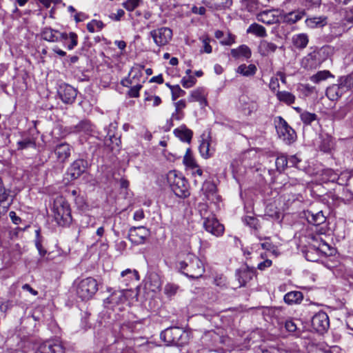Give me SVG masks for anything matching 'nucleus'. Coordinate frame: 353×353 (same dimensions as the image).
<instances>
[{"mask_svg": "<svg viewBox=\"0 0 353 353\" xmlns=\"http://www.w3.org/2000/svg\"><path fill=\"white\" fill-rule=\"evenodd\" d=\"M116 279L119 283L118 287L121 291L119 293H112V297H114L112 299L115 300L117 304L125 303L128 301L125 294V292L128 291L127 287L140 279L139 272L136 270L126 269L122 271Z\"/></svg>", "mask_w": 353, "mask_h": 353, "instance_id": "obj_1", "label": "nucleus"}, {"mask_svg": "<svg viewBox=\"0 0 353 353\" xmlns=\"http://www.w3.org/2000/svg\"><path fill=\"white\" fill-rule=\"evenodd\" d=\"M178 268L181 273L191 279L200 278L205 272L202 261L191 253L187 254L183 260L179 261Z\"/></svg>", "mask_w": 353, "mask_h": 353, "instance_id": "obj_2", "label": "nucleus"}, {"mask_svg": "<svg viewBox=\"0 0 353 353\" xmlns=\"http://www.w3.org/2000/svg\"><path fill=\"white\" fill-rule=\"evenodd\" d=\"M167 181L174 194L181 199L190 195V184L183 174L176 170H170L167 174Z\"/></svg>", "mask_w": 353, "mask_h": 353, "instance_id": "obj_3", "label": "nucleus"}, {"mask_svg": "<svg viewBox=\"0 0 353 353\" xmlns=\"http://www.w3.org/2000/svg\"><path fill=\"white\" fill-rule=\"evenodd\" d=\"M52 212L54 221L62 227L72 222L71 210L69 203L63 196H57L53 203Z\"/></svg>", "mask_w": 353, "mask_h": 353, "instance_id": "obj_4", "label": "nucleus"}, {"mask_svg": "<svg viewBox=\"0 0 353 353\" xmlns=\"http://www.w3.org/2000/svg\"><path fill=\"white\" fill-rule=\"evenodd\" d=\"M41 35L43 39L49 42H59L70 39V43L68 46V50H72L78 43L77 35L74 32H70L69 34L60 32L57 30L46 27L42 30Z\"/></svg>", "mask_w": 353, "mask_h": 353, "instance_id": "obj_5", "label": "nucleus"}, {"mask_svg": "<svg viewBox=\"0 0 353 353\" xmlns=\"http://www.w3.org/2000/svg\"><path fill=\"white\" fill-rule=\"evenodd\" d=\"M328 54V47L323 46L308 53L301 60V66L305 70H314L325 61Z\"/></svg>", "mask_w": 353, "mask_h": 353, "instance_id": "obj_6", "label": "nucleus"}, {"mask_svg": "<svg viewBox=\"0 0 353 353\" xmlns=\"http://www.w3.org/2000/svg\"><path fill=\"white\" fill-rule=\"evenodd\" d=\"M187 336L185 332L179 327H168L160 334L161 339L168 345L182 346L186 343Z\"/></svg>", "mask_w": 353, "mask_h": 353, "instance_id": "obj_7", "label": "nucleus"}, {"mask_svg": "<svg viewBox=\"0 0 353 353\" xmlns=\"http://www.w3.org/2000/svg\"><path fill=\"white\" fill-rule=\"evenodd\" d=\"M75 288L77 295L83 301L91 299L98 290V284L97 281L88 277L79 282H75Z\"/></svg>", "mask_w": 353, "mask_h": 353, "instance_id": "obj_8", "label": "nucleus"}, {"mask_svg": "<svg viewBox=\"0 0 353 353\" xmlns=\"http://www.w3.org/2000/svg\"><path fill=\"white\" fill-rule=\"evenodd\" d=\"M275 127L279 139L285 144L290 145L296 141L295 130L288 125L283 117H277L275 119Z\"/></svg>", "mask_w": 353, "mask_h": 353, "instance_id": "obj_9", "label": "nucleus"}, {"mask_svg": "<svg viewBox=\"0 0 353 353\" xmlns=\"http://www.w3.org/2000/svg\"><path fill=\"white\" fill-rule=\"evenodd\" d=\"M312 326L313 329L320 334H323L330 327V319L328 315L325 312H319L312 318Z\"/></svg>", "mask_w": 353, "mask_h": 353, "instance_id": "obj_10", "label": "nucleus"}, {"mask_svg": "<svg viewBox=\"0 0 353 353\" xmlns=\"http://www.w3.org/2000/svg\"><path fill=\"white\" fill-rule=\"evenodd\" d=\"M78 91L69 84L63 83L59 85L58 95L63 103L72 104L77 96Z\"/></svg>", "mask_w": 353, "mask_h": 353, "instance_id": "obj_11", "label": "nucleus"}, {"mask_svg": "<svg viewBox=\"0 0 353 353\" xmlns=\"http://www.w3.org/2000/svg\"><path fill=\"white\" fill-rule=\"evenodd\" d=\"M150 35L157 46H162L166 45L171 40L172 31L169 28L162 27L152 30Z\"/></svg>", "mask_w": 353, "mask_h": 353, "instance_id": "obj_12", "label": "nucleus"}, {"mask_svg": "<svg viewBox=\"0 0 353 353\" xmlns=\"http://www.w3.org/2000/svg\"><path fill=\"white\" fill-rule=\"evenodd\" d=\"M149 233V230L143 226L134 227L130 229L128 237L132 243L140 245L144 243Z\"/></svg>", "mask_w": 353, "mask_h": 353, "instance_id": "obj_13", "label": "nucleus"}, {"mask_svg": "<svg viewBox=\"0 0 353 353\" xmlns=\"http://www.w3.org/2000/svg\"><path fill=\"white\" fill-rule=\"evenodd\" d=\"M203 227L207 232L216 236L221 235L224 231L223 225L218 221L214 215L208 216L204 219Z\"/></svg>", "mask_w": 353, "mask_h": 353, "instance_id": "obj_14", "label": "nucleus"}, {"mask_svg": "<svg viewBox=\"0 0 353 353\" xmlns=\"http://www.w3.org/2000/svg\"><path fill=\"white\" fill-rule=\"evenodd\" d=\"M256 275V270L253 267H249L246 263L243 265L236 271V276L240 286H245Z\"/></svg>", "mask_w": 353, "mask_h": 353, "instance_id": "obj_15", "label": "nucleus"}, {"mask_svg": "<svg viewBox=\"0 0 353 353\" xmlns=\"http://www.w3.org/2000/svg\"><path fill=\"white\" fill-rule=\"evenodd\" d=\"M201 191L205 199L212 203H216L221 201V196L218 194L217 188L214 182L205 181L203 183Z\"/></svg>", "mask_w": 353, "mask_h": 353, "instance_id": "obj_16", "label": "nucleus"}, {"mask_svg": "<svg viewBox=\"0 0 353 353\" xmlns=\"http://www.w3.org/2000/svg\"><path fill=\"white\" fill-rule=\"evenodd\" d=\"M88 162L79 159L75 160L68 168L67 174L71 180L78 179L86 170Z\"/></svg>", "mask_w": 353, "mask_h": 353, "instance_id": "obj_17", "label": "nucleus"}, {"mask_svg": "<svg viewBox=\"0 0 353 353\" xmlns=\"http://www.w3.org/2000/svg\"><path fill=\"white\" fill-rule=\"evenodd\" d=\"M53 150L57 161L65 163L70 157L73 148L69 143L63 142L57 144Z\"/></svg>", "mask_w": 353, "mask_h": 353, "instance_id": "obj_18", "label": "nucleus"}, {"mask_svg": "<svg viewBox=\"0 0 353 353\" xmlns=\"http://www.w3.org/2000/svg\"><path fill=\"white\" fill-rule=\"evenodd\" d=\"M346 92L341 82L332 84L326 89L325 94L331 101H337Z\"/></svg>", "mask_w": 353, "mask_h": 353, "instance_id": "obj_19", "label": "nucleus"}, {"mask_svg": "<svg viewBox=\"0 0 353 353\" xmlns=\"http://www.w3.org/2000/svg\"><path fill=\"white\" fill-rule=\"evenodd\" d=\"M35 353H64V348L60 343L46 342L41 344Z\"/></svg>", "mask_w": 353, "mask_h": 353, "instance_id": "obj_20", "label": "nucleus"}, {"mask_svg": "<svg viewBox=\"0 0 353 353\" xmlns=\"http://www.w3.org/2000/svg\"><path fill=\"white\" fill-rule=\"evenodd\" d=\"M203 3L212 10H221L229 8L232 5V0H203Z\"/></svg>", "mask_w": 353, "mask_h": 353, "instance_id": "obj_21", "label": "nucleus"}, {"mask_svg": "<svg viewBox=\"0 0 353 353\" xmlns=\"http://www.w3.org/2000/svg\"><path fill=\"white\" fill-rule=\"evenodd\" d=\"M303 299V294L300 291H291L285 294L284 302L290 305L300 304Z\"/></svg>", "mask_w": 353, "mask_h": 353, "instance_id": "obj_22", "label": "nucleus"}, {"mask_svg": "<svg viewBox=\"0 0 353 353\" xmlns=\"http://www.w3.org/2000/svg\"><path fill=\"white\" fill-rule=\"evenodd\" d=\"M277 48V46L274 43L267 40H261L259 45V52L262 56H268L271 53H274Z\"/></svg>", "mask_w": 353, "mask_h": 353, "instance_id": "obj_23", "label": "nucleus"}, {"mask_svg": "<svg viewBox=\"0 0 353 353\" xmlns=\"http://www.w3.org/2000/svg\"><path fill=\"white\" fill-rule=\"evenodd\" d=\"M190 102L198 101L201 106L207 105V100L205 97L204 90L202 88H198L191 92L188 98Z\"/></svg>", "mask_w": 353, "mask_h": 353, "instance_id": "obj_24", "label": "nucleus"}, {"mask_svg": "<svg viewBox=\"0 0 353 353\" xmlns=\"http://www.w3.org/2000/svg\"><path fill=\"white\" fill-rule=\"evenodd\" d=\"M93 130L92 124L88 120H83L77 125L71 127V132L74 133L83 132L89 134Z\"/></svg>", "mask_w": 353, "mask_h": 353, "instance_id": "obj_25", "label": "nucleus"}, {"mask_svg": "<svg viewBox=\"0 0 353 353\" xmlns=\"http://www.w3.org/2000/svg\"><path fill=\"white\" fill-rule=\"evenodd\" d=\"M257 19L259 21L266 24H274L279 21L278 17L275 16L272 11L265 10L257 15Z\"/></svg>", "mask_w": 353, "mask_h": 353, "instance_id": "obj_26", "label": "nucleus"}, {"mask_svg": "<svg viewBox=\"0 0 353 353\" xmlns=\"http://www.w3.org/2000/svg\"><path fill=\"white\" fill-rule=\"evenodd\" d=\"M306 218L310 223L315 225H321L326 220V217L324 216L322 211L317 212L316 213L307 211Z\"/></svg>", "mask_w": 353, "mask_h": 353, "instance_id": "obj_27", "label": "nucleus"}, {"mask_svg": "<svg viewBox=\"0 0 353 353\" xmlns=\"http://www.w3.org/2000/svg\"><path fill=\"white\" fill-rule=\"evenodd\" d=\"M305 23L310 28H322L327 23V18L325 16L311 17L306 19Z\"/></svg>", "mask_w": 353, "mask_h": 353, "instance_id": "obj_28", "label": "nucleus"}, {"mask_svg": "<svg viewBox=\"0 0 353 353\" xmlns=\"http://www.w3.org/2000/svg\"><path fill=\"white\" fill-rule=\"evenodd\" d=\"M199 149L201 155L204 159H208L210 157L214 151L213 148H210V140L209 139V137H208V139H202Z\"/></svg>", "mask_w": 353, "mask_h": 353, "instance_id": "obj_29", "label": "nucleus"}, {"mask_svg": "<svg viewBox=\"0 0 353 353\" xmlns=\"http://www.w3.org/2000/svg\"><path fill=\"white\" fill-rule=\"evenodd\" d=\"M231 55L236 59L245 57L248 59L251 56L250 48L245 45H241L239 48L231 50Z\"/></svg>", "mask_w": 353, "mask_h": 353, "instance_id": "obj_30", "label": "nucleus"}, {"mask_svg": "<svg viewBox=\"0 0 353 353\" xmlns=\"http://www.w3.org/2000/svg\"><path fill=\"white\" fill-rule=\"evenodd\" d=\"M174 133L176 137H179L181 141L188 143L190 142L193 135L192 131L185 127L175 129Z\"/></svg>", "mask_w": 353, "mask_h": 353, "instance_id": "obj_31", "label": "nucleus"}, {"mask_svg": "<svg viewBox=\"0 0 353 353\" xmlns=\"http://www.w3.org/2000/svg\"><path fill=\"white\" fill-rule=\"evenodd\" d=\"M309 39L306 34H299L293 37L292 43L294 46L299 49H304Z\"/></svg>", "mask_w": 353, "mask_h": 353, "instance_id": "obj_32", "label": "nucleus"}, {"mask_svg": "<svg viewBox=\"0 0 353 353\" xmlns=\"http://www.w3.org/2000/svg\"><path fill=\"white\" fill-rule=\"evenodd\" d=\"M248 33H251L256 37H265L267 35L265 28L258 23H252L251 24L247 30Z\"/></svg>", "mask_w": 353, "mask_h": 353, "instance_id": "obj_33", "label": "nucleus"}, {"mask_svg": "<svg viewBox=\"0 0 353 353\" xmlns=\"http://www.w3.org/2000/svg\"><path fill=\"white\" fill-rule=\"evenodd\" d=\"M236 72L243 76H253L256 72V67L254 64H250L249 65L241 64L238 67Z\"/></svg>", "mask_w": 353, "mask_h": 353, "instance_id": "obj_34", "label": "nucleus"}, {"mask_svg": "<svg viewBox=\"0 0 353 353\" xmlns=\"http://www.w3.org/2000/svg\"><path fill=\"white\" fill-rule=\"evenodd\" d=\"M277 99L288 105L294 103L295 96L291 92L287 91H278L276 93Z\"/></svg>", "mask_w": 353, "mask_h": 353, "instance_id": "obj_35", "label": "nucleus"}, {"mask_svg": "<svg viewBox=\"0 0 353 353\" xmlns=\"http://www.w3.org/2000/svg\"><path fill=\"white\" fill-rule=\"evenodd\" d=\"M329 77H334V75L329 70H321L310 77V81L314 83H319Z\"/></svg>", "mask_w": 353, "mask_h": 353, "instance_id": "obj_36", "label": "nucleus"}, {"mask_svg": "<svg viewBox=\"0 0 353 353\" xmlns=\"http://www.w3.org/2000/svg\"><path fill=\"white\" fill-rule=\"evenodd\" d=\"M28 148H36V141L32 137H26L17 142V150H24Z\"/></svg>", "mask_w": 353, "mask_h": 353, "instance_id": "obj_37", "label": "nucleus"}, {"mask_svg": "<svg viewBox=\"0 0 353 353\" xmlns=\"http://www.w3.org/2000/svg\"><path fill=\"white\" fill-rule=\"evenodd\" d=\"M275 165L276 170L279 173L283 172L288 168L287 155L284 154L279 155L276 159Z\"/></svg>", "mask_w": 353, "mask_h": 353, "instance_id": "obj_38", "label": "nucleus"}, {"mask_svg": "<svg viewBox=\"0 0 353 353\" xmlns=\"http://www.w3.org/2000/svg\"><path fill=\"white\" fill-rule=\"evenodd\" d=\"M183 162L184 165L190 169L191 168H196L197 163L196 162L190 148L186 150V152L183 157Z\"/></svg>", "mask_w": 353, "mask_h": 353, "instance_id": "obj_39", "label": "nucleus"}, {"mask_svg": "<svg viewBox=\"0 0 353 353\" xmlns=\"http://www.w3.org/2000/svg\"><path fill=\"white\" fill-rule=\"evenodd\" d=\"M337 82H341L345 90L348 91L353 88V72L346 76L340 77Z\"/></svg>", "mask_w": 353, "mask_h": 353, "instance_id": "obj_40", "label": "nucleus"}, {"mask_svg": "<svg viewBox=\"0 0 353 353\" xmlns=\"http://www.w3.org/2000/svg\"><path fill=\"white\" fill-rule=\"evenodd\" d=\"M303 12H290L284 15L283 19L284 21L289 23H295L298 21H299L301 19H302L303 16Z\"/></svg>", "mask_w": 353, "mask_h": 353, "instance_id": "obj_41", "label": "nucleus"}, {"mask_svg": "<svg viewBox=\"0 0 353 353\" xmlns=\"http://www.w3.org/2000/svg\"><path fill=\"white\" fill-rule=\"evenodd\" d=\"M301 119L305 125H310L312 121L317 119V115L314 113H311L307 111H304L300 114Z\"/></svg>", "mask_w": 353, "mask_h": 353, "instance_id": "obj_42", "label": "nucleus"}, {"mask_svg": "<svg viewBox=\"0 0 353 353\" xmlns=\"http://www.w3.org/2000/svg\"><path fill=\"white\" fill-rule=\"evenodd\" d=\"M143 0H126L122 5L128 11H133L137 7L143 5Z\"/></svg>", "mask_w": 353, "mask_h": 353, "instance_id": "obj_43", "label": "nucleus"}, {"mask_svg": "<svg viewBox=\"0 0 353 353\" xmlns=\"http://www.w3.org/2000/svg\"><path fill=\"white\" fill-rule=\"evenodd\" d=\"M109 304H110V298L108 297L104 300V310H103L100 313V317L101 319V322L104 323L108 322V320L110 318V314L108 312Z\"/></svg>", "mask_w": 353, "mask_h": 353, "instance_id": "obj_44", "label": "nucleus"}, {"mask_svg": "<svg viewBox=\"0 0 353 353\" xmlns=\"http://www.w3.org/2000/svg\"><path fill=\"white\" fill-rule=\"evenodd\" d=\"M10 194V190L6 189L0 179V203H4L8 201Z\"/></svg>", "mask_w": 353, "mask_h": 353, "instance_id": "obj_45", "label": "nucleus"}, {"mask_svg": "<svg viewBox=\"0 0 353 353\" xmlns=\"http://www.w3.org/2000/svg\"><path fill=\"white\" fill-rule=\"evenodd\" d=\"M103 27V23L101 21L92 20L87 24V29L90 32H94L97 30H100Z\"/></svg>", "mask_w": 353, "mask_h": 353, "instance_id": "obj_46", "label": "nucleus"}, {"mask_svg": "<svg viewBox=\"0 0 353 353\" xmlns=\"http://www.w3.org/2000/svg\"><path fill=\"white\" fill-rule=\"evenodd\" d=\"M243 6L250 12H253L257 9V0H242Z\"/></svg>", "mask_w": 353, "mask_h": 353, "instance_id": "obj_47", "label": "nucleus"}, {"mask_svg": "<svg viewBox=\"0 0 353 353\" xmlns=\"http://www.w3.org/2000/svg\"><path fill=\"white\" fill-rule=\"evenodd\" d=\"M170 90L172 91V99L173 101L185 94V92L182 90L179 85L170 86Z\"/></svg>", "mask_w": 353, "mask_h": 353, "instance_id": "obj_48", "label": "nucleus"}, {"mask_svg": "<svg viewBox=\"0 0 353 353\" xmlns=\"http://www.w3.org/2000/svg\"><path fill=\"white\" fill-rule=\"evenodd\" d=\"M196 79L193 76H189L188 78L184 77L182 78L181 83L183 88H190L195 85Z\"/></svg>", "mask_w": 353, "mask_h": 353, "instance_id": "obj_49", "label": "nucleus"}, {"mask_svg": "<svg viewBox=\"0 0 353 353\" xmlns=\"http://www.w3.org/2000/svg\"><path fill=\"white\" fill-rule=\"evenodd\" d=\"M288 159V168H299V163H301V160L295 154V155H287Z\"/></svg>", "mask_w": 353, "mask_h": 353, "instance_id": "obj_50", "label": "nucleus"}, {"mask_svg": "<svg viewBox=\"0 0 353 353\" xmlns=\"http://www.w3.org/2000/svg\"><path fill=\"white\" fill-rule=\"evenodd\" d=\"M244 223L252 228L257 229L259 221L254 216H247L243 219Z\"/></svg>", "mask_w": 353, "mask_h": 353, "instance_id": "obj_51", "label": "nucleus"}, {"mask_svg": "<svg viewBox=\"0 0 353 353\" xmlns=\"http://www.w3.org/2000/svg\"><path fill=\"white\" fill-rule=\"evenodd\" d=\"M285 330L289 332H294L297 330V325L294 320L289 319L285 321L284 323Z\"/></svg>", "mask_w": 353, "mask_h": 353, "instance_id": "obj_52", "label": "nucleus"}, {"mask_svg": "<svg viewBox=\"0 0 353 353\" xmlns=\"http://www.w3.org/2000/svg\"><path fill=\"white\" fill-rule=\"evenodd\" d=\"M210 39L208 37L203 39V49L201 50V52H205L208 54L212 52V46L210 45Z\"/></svg>", "mask_w": 353, "mask_h": 353, "instance_id": "obj_53", "label": "nucleus"}, {"mask_svg": "<svg viewBox=\"0 0 353 353\" xmlns=\"http://www.w3.org/2000/svg\"><path fill=\"white\" fill-rule=\"evenodd\" d=\"M178 286L174 284L168 283L165 286L164 291L168 296H172L176 293Z\"/></svg>", "mask_w": 353, "mask_h": 353, "instance_id": "obj_54", "label": "nucleus"}, {"mask_svg": "<svg viewBox=\"0 0 353 353\" xmlns=\"http://www.w3.org/2000/svg\"><path fill=\"white\" fill-rule=\"evenodd\" d=\"M321 3V0H302V4L307 8L319 7Z\"/></svg>", "mask_w": 353, "mask_h": 353, "instance_id": "obj_55", "label": "nucleus"}, {"mask_svg": "<svg viewBox=\"0 0 353 353\" xmlns=\"http://www.w3.org/2000/svg\"><path fill=\"white\" fill-rule=\"evenodd\" d=\"M99 170V172H100V176L101 180L105 179V181H108L110 175V172L108 170V165H102Z\"/></svg>", "mask_w": 353, "mask_h": 353, "instance_id": "obj_56", "label": "nucleus"}, {"mask_svg": "<svg viewBox=\"0 0 353 353\" xmlns=\"http://www.w3.org/2000/svg\"><path fill=\"white\" fill-rule=\"evenodd\" d=\"M208 205L206 203H199L198 204V210L203 219L206 218V215L208 214Z\"/></svg>", "mask_w": 353, "mask_h": 353, "instance_id": "obj_57", "label": "nucleus"}, {"mask_svg": "<svg viewBox=\"0 0 353 353\" xmlns=\"http://www.w3.org/2000/svg\"><path fill=\"white\" fill-rule=\"evenodd\" d=\"M142 88L141 84H137L132 87L128 91V95L130 97H138L139 96V90Z\"/></svg>", "mask_w": 353, "mask_h": 353, "instance_id": "obj_58", "label": "nucleus"}, {"mask_svg": "<svg viewBox=\"0 0 353 353\" xmlns=\"http://www.w3.org/2000/svg\"><path fill=\"white\" fill-rule=\"evenodd\" d=\"M114 181L115 183L119 185L121 189H127L128 188L129 181L124 178H121L120 179H118L114 177Z\"/></svg>", "mask_w": 353, "mask_h": 353, "instance_id": "obj_59", "label": "nucleus"}, {"mask_svg": "<svg viewBox=\"0 0 353 353\" xmlns=\"http://www.w3.org/2000/svg\"><path fill=\"white\" fill-rule=\"evenodd\" d=\"M35 245L37 248L39 253L41 256H45L46 254V250L43 248L41 240L37 239L35 240Z\"/></svg>", "mask_w": 353, "mask_h": 353, "instance_id": "obj_60", "label": "nucleus"}, {"mask_svg": "<svg viewBox=\"0 0 353 353\" xmlns=\"http://www.w3.org/2000/svg\"><path fill=\"white\" fill-rule=\"evenodd\" d=\"M272 265V261L270 259H266L261 263H259L257 265V268L260 270H264L265 268H269Z\"/></svg>", "mask_w": 353, "mask_h": 353, "instance_id": "obj_61", "label": "nucleus"}, {"mask_svg": "<svg viewBox=\"0 0 353 353\" xmlns=\"http://www.w3.org/2000/svg\"><path fill=\"white\" fill-rule=\"evenodd\" d=\"M9 216L12 220V223L15 225H19L21 222V219L17 216V214L14 211H11L9 213Z\"/></svg>", "mask_w": 353, "mask_h": 353, "instance_id": "obj_62", "label": "nucleus"}, {"mask_svg": "<svg viewBox=\"0 0 353 353\" xmlns=\"http://www.w3.org/2000/svg\"><path fill=\"white\" fill-rule=\"evenodd\" d=\"M12 307V302L10 301H6L5 302L1 303L0 305V310L2 312H6L10 307Z\"/></svg>", "mask_w": 353, "mask_h": 353, "instance_id": "obj_63", "label": "nucleus"}, {"mask_svg": "<svg viewBox=\"0 0 353 353\" xmlns=\"http://www.w3.org/2000/svg\"><path fill=\"white\" fill-rule=\"evenodd\" d=\"M279 86L278 79L272 78L270 82V89L272 91H275Z\"/></svg>", "mask_w": 353, "mask_h": 353, "instance_id": "obj_64", "label": "nucleus"}]
</instances>
